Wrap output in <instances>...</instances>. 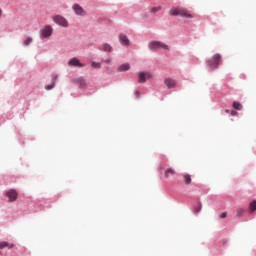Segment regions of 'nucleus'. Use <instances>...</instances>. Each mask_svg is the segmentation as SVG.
Segmentation results:
<instances>
[{"instance_id":"nucleus-25","label":"nucleus","mask_w":256,"mask_h":256,"mask_svg":"<svg viewBox=\"0 0 256 256\" xmlns=\"http://www.w3.org/2000/svg\"><path fill=\"white\" fill-rule=\"evenodd\" d=\"M225 217H227V212H223V213L220 215V219H225Z\"/></svg>"},{"instance_id":"nucleus-28","label":"nucleus","mask_w":256,"mask_h":256,"mask_svg":"<svg viewBox=\"0 0 256 256\" xmlns=\"http://www.w3.org/2000/svg\"><path fill=\"white\" fill-rule=\"evenodd\" d=\"M225 112H226V113H229V110H228V109H226V110H225Z\"/></svg>"},{"instance_id":"nucleus-9","label":"nucleus","mask_w":256,"mask_h":256,"mask_svg":"<svg viewBox=\"0 0 256 256\" xmlns=\"http://www.w3.org/2000/svg\"><path fill=\"white\" fill-rule=\"evenodd\" d=\"M220 63H223V58L221 57V54H215L212 57V64L213 65H220Z\"/></svg>"},{"instance_id":"nucleus-3","label":"nucleus","mask_w":256,"mask_h":256,"mask_svg":"<svg viewBox=\"0 0 256 256\" xmlns=\"http://www.w3.org/2000/svg\"><path fill=\"white\" fill-rule=\"evenodd\" d=\"M52 21L56 23V25H59L60 27H69V21H67V19H65V17L61 15L52 16Z\"/></svg>"},{"instance_id":"nucleus-24","label":"nucleus","mask_w":256,"mask_h":256,"mask_svg":"<svg viewBox=\"0 0 256 256\" xmlns=\"http://www.w3.org/2000/svg\"><path fill=\"white\" fill-rule=\"evenodd\" d=\"M87 85V83L85 82V80H80L79 81V86L80 87H85Z\"/></svg>"},{"instance_id":"nucleus-18","label":"nucleus","mask_w":256,"mask_h":256,"mask_svg":"<svg viewBox=\"0 0 256 256\" xmlns=\"http://www.w3.org/2000/svg\"><path fill=\"white\" fill-rule=\"evenodd\" d=\"M233 108L237 109L238 111H241L243 109V105H241V103L235 101V102H233Z\"/></svg>"},{"instance_id":"nucleus-12","label":"nucleus","mask_w":256,"mask_h":256,"mask_svg":"<svg viewBox=\"0 0 256 256\" xmlns=\"http://www.w3.org/2000/svg\"><path fill=\"white\" fill-rule=\"evenodd\" d=\"M57 82V76L52 78L51 84L45 85L46 91H51V89H55V83Z\"/></svg>"},{"instance_id":"nucleus-23","label":"nucleus","mask_w":256,"mask_h":256,"mask_svg":"<svg viewBox=\"0 0 256 256\" xmlns=\"http://www.w3.org/2000/svg\"><path fill=\"white\" fill-rule=\"evenodd\" d=\"M160 10H161V6L153 7L151 8L150 13H159Z\"/></svg>"},{"instance_id":"nucleus-29","label":"nucleus","mask_w":256,"mask_h":256,"mask_svg":"<svg viewBox=\"0 0 256 256\" xmlns=\"http://www.w3.org/2000/svg\"><path fill=\"white\" fill-rule=\"evenodd\" d=\"M107 63H111V61H108Z\"/></svg>"},{"instance_id":"nucleus-27","label":"nucleus","mask_w":256,"mask_h":256,"mask_svg":"<svg viewBox=\"0 0 256 256\" xmlns=\"http://www.w3.org/2000/svg\"><path fill=\"white\" fill-rule=\"evenodd\" d=\"M1 15H3V10H1V8H0V17H1Z\"/></svg>"},{"instance_id":"nucleus-11","label":"nucleus","mask_w":256,"mask_h":256,"mask_svg":"<svg viewBox=\"0 0 256 256\" xmlns=\"http://www.w3.org/2000/svg\"><path fill=\"white\" fill-rule=\"evenodd\" d=\"M100 49L105 53H111V51H113V46H111V44L108 43H103Z\"/></svg>"},{"instance_id":"nucleus-2","label":"nucleus","mask_w":256,"mask_h":256,"mask_svg":"<svg viewBox=\"0 0 256 256\" xmlns=\"http://www.w3.org/2000/svg\"><path fill=\"white\" fill-rule=\"evenodd\" d=\"M148 49L150 51H157V49H163L164 51H169V45L161 42V41H152L148 44Z\"/></svg>"},{"instance_id":"nucleus-1","label":"nucleus","mask_w":256,"mask_h":256,"mask_svg":"<svg viewBox=\"0 0 256 256\" xmlns=\"http://www.w3.org/2000/svg\"><path fill=\"white\" fill-rule=\"evenodd\" d=\"M169 15H172V17H183L184 19H193V16L191 13H189L185 8L183 7H173L169 11Z\"/></svg>"},{"instance_id":"nucleus-4","label":"nucleus","mask_w":256,"mask_h":256,"mask_svg":"<svg viewBox=\"0 0 256 256\" xmlns=\"http://www.w3.org/2000/svg\"><path fill=\"white\" fill-rule=\"evenodd\" d=\"M53 35V27L51 25H46L40 30L41 39H49Z\"/></svg>"},{"instance_id":"nucleus-6","label":"nucleus","mask_w":256,"mask_h":256,"mask_svg":"<svg viewBox=\"0 0 256 256\" xmlns=\"http://www.w3.org/2000/svg\"><path fill=\"white\" fill-rule=\"evenodd\" d=\"M153 78V74L151 72H139L138 73V83H145L147 79Z\"/></svg>"},{"instance_id":"nucleus-7","label":"nucleus","mask_w":256,"mask_h":256,"mask_svg":"<svg viewBox=\"0 0 256 256\" xmlns=\"http://www.w3.org/2000/svg\"><path fill=\"white\" fill-rule=\"evenodd\" d=\"M72 9L77 15H80L81 17H84V15H87V12L85 11V9H83V7H81V5L79 4H74L72 6Z\"/></svg>"},{"instance_id":"nucleus-15","label":"nucleus","mask_w":256,"mask_h":256,"mask_svg":"<svg viewBox=\"0 0 256 256\" xmlns=\"http://www.w3.org/2000/svg\"><path fill=\"white\" fill-rule=\"evenodd\" d=\"M68 65H81V62L76 57H74L69 60Z\"/></svg>"},{"instance_id":"nucleus-16","label":"nucleus","mask_w":256,"mask_h":256,"mask_svg":"<svg viewBox=\"0 0 256 256\" xmlns=\"http://www.w3.org/2000/svg\"><path fill=\"white\" fill-rule=\"evenodd\" d=\"M183 179H184V182L186 183V185H190V183H191V181H192L191 175L185 174V175L183 176Z\"/></svg>"},{"instance_id":"nucleus-21","label":"nucleus","mask_w":256,"mask_h":256,"mask_svg":"<svg viewBox=\"0 0 256 256\" xmlns=\"http://www.w3.org/2000/svg\"><path fill=\"white\" fill-rule=\"evenodd\" d=\"M201 209H203V204L199 202L198 206L194 208V211L195 213H200Z\"/></svg>"},{"instance_id":"nucleus-10","label":"nucleus","mask_w":256,"mask_h":256,"mask_svg":"<svg viewBox=\"0 0 256 256\" xmlns=\"http://www.w3.org/2000/svg\"><path fill=\"white\" fill-rule=\"evenodd\" d=\"M165 85L168 87V89H175V87L177 86V82H175V80L171 78H167L165 80Z\"/></svg>"},{"instance_id":"nucleus-17","label":"nucleus","mask_w":256,"mask_h":256,"mask_svg":"<svg viewBox=\"0 0 256 256\" xmlns=\"http://www.w3.org/2000/svg\"><path fill=\"white\" fill-rule=\"evenodd\" d=\"M31 43H33V38L28 37V38H26V40H24L23 45H24V47H29V45H31Z\"/></svg>"},{"instance_id":"nucleus-20","label":"nucleus","mask_w":256,"mask_h":256,"mask_svg":"<svg viewBox=\"0 0 256 256\" xmlns=\"http://www.w3.org/2000/svg\"><path fill=\"white\" fill-rule=\"evenodd\" d=\"M129 65H122L118 67V71H129Z\"/></svg>"},{"instance_id":"nucleus-8","label":"nucleus","mask_w":256,"mask_h":256,"mask_svg":"<svg viewBox=\"0 0 256 256\" xmlns=\"http://www.w3.org/2000/svg\"><path fill=\"white\" fill-rule=\"evenodd\" d=\"M119 41L121 43V45H123L124 47L129 46V38L127 37V35L125 34H120L119 35Z\"/></svg>"},{"instance_id":"nucleus-22","label":"nucleus","mask_w":256,"mask_h":256,"mask_svg":"<svg viewBox=\"0 0 256 256\" xmlns=\"http://www.w3.org/2000/svg\"><path fill=\"white\" fill-rule=\"evenodd\" d=\"M243 213H245V210L243 208H237V210H236L237 217H241V215H243Z\"/></svg>"},{"instance_id":"nucleus-26","label":"nucleus","mask_w":256,"mask_h":256,"mask_svg":"<svg viewBox=\"0 0 256 256\" xmlns=\"http://www.w3.org/2000/svg\"><path fill=\"white\" fill-rule=\"evenodd\" d=\"M231 115H232V116L237 115V111L232 110V111H231Z\"/></svg>"},{"instance_id":"nucleus-14","label":"nucleus","mask_w":256,"mask_h":256,"mask_svg":"<svg viewBox=\"0 0 256 256\" xmlns=\"http://www.w3.org/2000/svg\"><path fill=\"white\" fill-rule=\"evenodd\" d=\"M5 247H8V249H13L14 245L9 242H0V249H5Z\"/></svg>"},{"instance_id":"nucleus-5","label":"nucleus","mask_w":256,"mask_h":256,"mask_svg":"<svg viewBox=\"0 0 256 256\" xmlns=\"http://www.w3.org/2000/svg\"><path fill=\"white\" fill-rule=\"evenodd\" d=\"M6 197L9 199V203H15L19 197V193L15 189H10L5 192Z\"/></svg>"},{"instance_id":"nucleus-19","label":"nucleus","mask_w":256,"mask_h":256,"mask_svg":"<svg viewBox=\"0 0 256 256\" xmlns=\"http://www.w3.org/2000/svg\"><path fill=\"white\" fill-rule=\"evenodd\" d=\"M249 209H250L251 213H254V211L256 210V200L252 201L249 204Z\"/></svg>"},{"instance_id":"nucleus-13","label":"nucleus","mask_w":256,"mask_h":256,"mask_svg":"<svg viewBox=\"0 0 256 256\" xmlns=\"http://www.w3.org/2000/svg\"><path fill=\"white\" fill-rule=\"evenodd\" d=\"M164 175L166 179H169V177L175 175V170L173 168H168L167 170H165Z\"/></svg>"}]
</instances>
